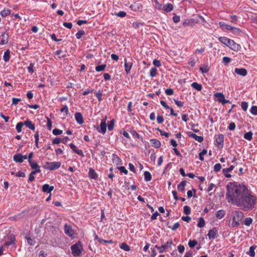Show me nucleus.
<instances>
[{"mask_svg": "<svg viewBox=\"0 0 257 257\" xmlns=\"http://www.w3.org/2000/svg\"><path fill=\"white\" fill-rule=\"evenodd\" d=\"M24 125H25L27 127L29 128L32 130H34L35 129V125L32 123L31 120H26L24 122Z\"/></svg>", "mask_w": 257, "mask_h": 257, "instance_id": "4be33fe9", "label": "nucleus"}, {"mask_svg": "<svg viewBox=\"0 0 257 257\" xmlns=\"http://www.w3.org/2000/svg\"><path fill=\"white\" fill-rule=\"evenodd\" d=\"M30 166H31V167L32 169H40V167L39 166V165H38V164L36 162H33V161H30V162H29Z\"/></svg>", "mask_w": 257, "mask_h": 257, "instance_id": "72a5a7b5", "label": "nucleus"}, {"mask_svg": "<svg viewBox=\"0 0 257 257\" xmlns=\"http://www.w3.org/2000/svg\"><path fill=\"white\" fill-rule=\"evenodd\" d=\"M14 160L18 163H22L23 159H22V155L21 154H17L16 155H15L13 157Z\"/></svg>", "mask_w": 257, "mask_h": 257, "instance_id": "5701e85b", "label": "nucleus"}, {"mask_svg": "<svg viewBox=\"0 0 257 257\" xmlns=\"http://www.w3.org/2000/svg\"><path fill=\"white\" fill-rule=\"evenodd\" d=\"M256 246H251L249 248L248 254L251 257H254L255 256V252L254 250L256 248Z\"/></svg>", "mask_w": 257, "mask_h": 257, "instance_id": "473e14b6", "label": "nucleus"}, {"mask_svg": "<svg viewBox=\"0 0 257 257\" xmlns=\"http://www.w3.org/2000/svg\"><path fill=\"white\" fill-rule=\"evenodd\" d=\"M8 240L5 243L6 245H10L15 243L16 238L15 236L13 234H10L7 236Z\"/></svg>", "mask_w": 257, "mask_h": 257, "instance_id": "ddd939ff", "label": "nucleus"}, {"mask_svg": "<svg viewBox=\"0 0 257 257\" xmlns=\"http://www.w3.org/2000/svg\"><path fill=\"white\" fill-rule=\"evenodd\" d=\"M54 189L53 186H50L46 184L42 186V191L44 192L50 193Z\"/></svg>", "mask_w": 257, "mask_h": 257, "instance_id": "6ab92c4d", "label": "nucleus"}, {"mask_svg": "<svg viewBox=\"0 0 257 257\" xmlns=\"http://www.w3.org/2000/svg\"><path fill=\"white\" fill-rule=\"evenodd\" d=\"M72 253L74 256H79L82 251V246L78 243H76L71 247Z\"/></svg>", "mask_w": 257, "mask_h": 257, "instance_id": "7ed1b4c3", "label": "nucleus"}, {"mask_svg": "<svg viewBox=\"0 0 257 257\" xmlns=\"http://www.w3.org/2000/svg\"><path fill=\"white\" fill-rule=\"evenodd\" d=\"M184 212L186 215H189L191 213V208L188 206H185L184 207Z\"/></svg>", "mask_w": 257, "mask_h": 257, "instance_id": "3c124183", "label": "nucleus"}, {"mask_svg": "<svg viewBox=\"0 0 257 257\" xmlns=\"http://www.w3.org/2000/svg\"><path fill=\"white\" fill-rule=\"evenodd\" d=\"M231 49L234 51H238L241 48L240 45L236 43L233 40H231L228 46Z\"/></svg>", "mask_w": 257, "mask_h": 257, "instance_id": "9d476101", "label": "nucleus"}, {"mask_svg": "<svg viewBox=\"0 0 257 257\" xmlns=\"http://www.w3.org/2000/svg\"><path fill=\"white\" fill-rule=\"evenodd\" d=\"M241 106L242 109L244 111H246L247 110V107H248V103H247V102H245V101L242 102L241 104Z\"/></svg>", "mask_w": 257, "mask_h": 257, "instance_id": "6e6d98bb", "label": "nucleus"}, {"mask_svg": "<svg viewBox=\"0 0 257 257\" xmlns=\"http://www.w3.org/2000/svg\"><path fill=\"white\" fill-rule=\"evenodd\" d=\"M133 66L132 62H127L126 59H124V68L127 74H129Z\"/></svg>", "mask_w": 257, "mask_h": 257, "instance_id": "4468645a", "label": "nucleus"}, {"mask_svg": "<svg viewBox=\"0 0 257 257\" xmlns=\"http://www.w3.org/2000/svg\"><path fill=\"white\" fill-rule=\"evenodd\" d=\"M197 244V241L196 240H189L188 245L191 248L194 247Z\"/></svg>", "mask_w": 257, "mask_h": 257, "instance_id": "8fccbe9b", "label": "nucleus"}, {"mask_svg": "<svg viewBox=\"0 0 257 257\" xmlns=\"http://www.w3.org/2000/svg\"><path fill=\"white\" fill-rule=\"evenodd\" d=\"M118 170L121 173H123L125 174H127L128 173L127 170L123 166L118 167Z\"/></svg>", "mask_w": 257, "mask_h": 257, "instance_id": "e2e57ef3", "label": "nucleus"}, {"mask_svg": "<svg viewBox=\"0 0 257 257\" xmlns=\"http://www.w3.org/2000/svg\"><path fill=\"white\" fill-rule=\"evenodd\" d=\"M214 171L216 172H219L221 169V165L219 164V163H217V164H216L214 166Z\"/></svg>", "mask_w": 257, "mask_h": 257, "instance_id": "864d4df0", "label": "nucleus"}, {"mask_svg": "<svg viewBox=\"0 0 257 257\" xmlns=\"http://www.w3.org/2000/svg\"><path fill=\"white\" fill-rule=\"evenodd\" d=\"M174 102L175 104L179 107H182L184 105V102L179 100L175 99Z\"/></svg>", "mask_w": 257, "mask_h": 257, "instance_id": "338daca9", "label": "nucleus"}, {"mask_svg": "<svg viewBox=\"0 0 257 257\" xmlns=\"http://www.w3.org/2000/svg\"><path fill=\"white\" fill-rule=\"evenodd\" d=\"M165 93L168 95H171L173 94L174 91L171 88H168L165 90Z\"/></svg>", "mask_w": 257, "mask_h": 257, "instance_id": "69168bd1", "label": "nucleus"}, {"mask_svg": "<svg viewBox=\"0 0 257 257\" xmlns=\"http://www.w3.org/2000/svg\"><path fill=\"white\" fill-rule=\"evenodd\" d=\"M75 118L77 122L80 124H82L84 122L83 118L82 115L80 112H77L75 113Z\"/></svg>", "mask_w": 257, "mask_h": 257, "instance_id": "2eb2a0df", "label": "nucleus"}, {"mask_svg": "<svg viewBox=\"0 0 257 257\" xmlns=\"http://www.w3.org/2000/svg\"><path fill=\"white\" fill-rule=\"evenodd\" d=\"M234 72L236 73L238 75H239L242 76H245L247 75V71L246 69L241 68H236L234 69Z\"/></svg>", "mask_w": 257, "mask_h": 257, "instance_id": "f8f14e48", "label": "nucleus"}, {"mask_svg": "<svg viewBox=\"0 0 257 257\" xmlns=\"http://www.w3.org/2000/svg\"><path fill=\"white\" fill-rule=\"evenodd\" d=\"M150 142L156 148H159L161 146L160 142L157 139H152Z\"/></svg>", "mask_w": 257, "mask_h": 257, "instance_id": "a878e982", "label": "nucleus"}, {"mask_svg": "<svg viewBox=\"0 0 257 257\" xmlns=\"http://www.w3.org/2000/svg\"><path fill=\"white\" fill-rule=\"evenodd\" d=\"M145 179L146 181H149L152 179V175L148 171H145L144 173Z\"/></svg>", "mask_w": 257, "mask_h": 257, "instance_id": "c9c22d12", "label": "nucleus"}, {"mask_svg": "<svg viewBox=\"0 0 257 257\" xmlns=\"http://www.w3.org/2000/svg\"><path fill=\"white\" fill-rule=\"evenodd\" d=\"M154 2L155 3V8L159 10H163V6L161 4H160L157 0H154Z\"/></svg>", "mask_w": 257, "mask_h": 257, "instance_id": "79ce46f5", "label": "nucleus"}, {"mask_svg": "<svg viewBox=\"0 0 257 257\" xmlns=\"http://www.w3.org/2000/svg\"><path fill=\"white\" fill-rule=\"evenodd\" d=\"M219 25L222 29L231 30L232 29V27L225 24L224 22H220Z\"/></svg>", "mask_w": 257, "mask_h": 257, "instance_id": "c756f323", "label": "nucleus"}, {"mask_svg": "<svg viewBox=\"0 0 257 257\" xmlns=\"http://www.w3.org/2000/svg\"><path fill=\"white\" fill-rule=\"evenodd\" d=\"M62 131L57 128H55L53 130V134L56 136L62 134Z\"/></svg>", "mask_w": 257, "mask_h": 257, "instance_id": "13d9d810", "label": "nucleus"}, {"mask_svg": "<svg viewBox=\"0 0 257 257\" xmlns=\"http://www.w3.org/2000/svg\"><path fill=\"white\" fill-rule=\"evenodd\" d=\"M95 239L97 240L99 243H101L102 242L104 243H112L113 242L112 240H104L101 238H100L97 235H95Z\"/></svg>", "mask_w": 257, "mask_h": 257, "instance_id": "bb28decb", "label": "nucleus"}, {"mask_svg": "<svg viewBox=\"0 0 257 257\" xmlns=\"http://www.w3.org/2000/svg\"><path fill=\"white\" fill-rule=\"evenodd\" d=\"M120 248L125 251H130V247L125 243L123 242L120 245Z\"/></svg>", "mask_w": 257, "mask_h": 257, "instance_id": "f704fd0d", "label": "nucleus"}, {"mask_svg": "<svg viewBox=\"0 0 257 257\" xmlns=\"http://www.w3.org/2000/svg\"><path fill=\"white\" fill-rule=\"evenodd\" d=\"M174 7L171 4H168L163 6V11L166 13L170 12L173 11Z\"/></svg>", "mask_w": 257, "mask_h": 257, "instance_id": "412c9836", "label": "nucleus"}, {"mask_svg": "<svg viewBox=\"0 0 257 257\" xmlns=\"http://www.w3.org/2000/svg\"><path fill=\"white\" fill-rule=\"evenodd\" d=\"M231 61V58L228 57H224L222 59V62L225 65L228 64Z\"/></svg>", "mask_w": 257, "mask_h": 257, "instance_id": "603ef678", "label": "nucleus"}, {"mask_svg": "<svg viewBox=\"0 0 257 257\" xmlns=\"http://www.w3.org/2000/svg\"><path fill=\"white\" fill-rule=\"evenodd\" d=\"M70 148L77 154L83 156V153L81 150L78 149L76 146L72 143L70 144Z\"/></svg>", "mask_w": 257, "mask_h": 257, "instance_id": "dca6fc26", "label": "nucleus"}, {"mask_svg": "<svg viewBox=\"0 0 257 257\" xmlns=\"http://www.w3.org/2000/svg\"><path fill=\"white\" fill-rule=\"evenodd\" d=\"M11 13V11L9 9H4L1 12V15L4 17H5L8 15H9Z\"/></svg>", "mask_w": 257, "mask_h": 257, "instance_id": "4c0bfd02", "label": "nucleus"}, {"mask_svg": "<svg viewBox=\"0 0 257 257\" xmlns=\"http://www.w3.org/2000/svg\"><path fill=\"white\" fill-rule=\"evenodd\" d=\"M252 133L248 132L244 134V138L248 141H250L252 139Z\"/></svg>", "mask_w": 257, "mask_h": 257, "instance_id": "e433bc0d", "label": "nucleus"}, {"mask_svg": "<svg viewBox=\"0 0 257 257\" xmlns=\"http://www.w3.org/2000/svg\"><path fill=\"white\" fill-rule=\"evenodd\" d=\"M105 67H106L105 64L98 65V66H96L95 70L97 72H100V71L104 70V69H105Z\"/></svg>", "mask_w": 257, "mask_h": 257, "instance_id": "a18cd8bd", "label": "nucleus"}, {"mask_svg": "<svg viewBox=\"0 0 257 257\" xmlns=\"http://www.w3.org/2000/svg\"><path fill=\"white\" fill-rule=\"evenodd\" d=\"M106 119V116L104 120H102L100 124V126L97 128V131L102 133L105 134L106 131V124L105 122V119Z\"/></svg>", "mask_w": 257, "mask_h": 257, "instance_id": "6e6552de", "label": "nucleus"}, {"mask_svg": "<svg viewBox=\"0 0 257 257\" xmlns=\"http://www.w3.org/2000/svg\"><path fill=\"white\" fill-rule=\"evenodd\" d=\"M65 233L69 236L72 237L74 234V231L70 225L66 224L64 226Z\"/></svg>", "mask_w": 257, "mask_h": 257, "instance_id": "0eeeda50", "label": "nucleus"}, {"mask_svg": "<svg viewBox=\"0 0 257 257\" xmlns=\"http://www.w3.org/2000/svg\"><path fill=\"white\" fill-rule=\"evenodd\" d=\"M225 214V211L224 210H220L217 211L216 216L219 219L223 218Z\"/></svg>", "mask_w": 257, "mask_h": 257, "instance_id": "cd10ccee", "label": "nucleus"}, {"mask_svg": "<svg viewBox=\"0 0 257 257\" xmlns=\"http://www.w3.org/2000/svg\"><path fill=\"white\" fill-rule=\"evenodd\" d=\"M27 242L30 245H33L35 244V241L30 237H27Z\"/></svg>", "mask_w": 257, "mask_h": 257, "instance_id": "680f3d73", "label": "nucleus"}, {"mask_svg": "<svg viewBox=\"0 0 257 257\" xmlns=\"http://www.w3.org/2000/svg\"><path fill=\"white\" fill-rule=\"evenodd\" d=\"M192 87L198 91H200L202 89V85L197 82H193L191 84Z\"/></svg>", "mask_w": 257, "mask_h": 257, "instance_id": "2f4dec72", "label": "nucleus"}, {"mask_svg": "<svg viewBox=\"0 0 257 257\" xmlns=\"http://www.w3.org/2000/svg\"><path fill=\"white\" fill-rule=\"evenodd\" d=\"M197 23H198V21L192 19L190 20H185L183 22V25L184 26H192L194 24Z\"/></svg>", "mask_w": 257, "mask_h": 257, "instance_id": "a211bd4d", "label": "nucleus"}, {"mask_svg": "<svg viewBox=\"0 0 257 257\" xmlns=\"http://www.w3.org/2000/svg\"><path fill=\"white\" fill-rule=\"evenodd\" d=\"M85 35V32L82 30H79L76 34V37L77 39H79L81 38V37Z\"/></svg>", "mask_w": 257, "mask_h": 257, "instance_id": "49530a36", "label": "nucleus"}, {"mask_svg": "<svg viewBox=\"0 0 257 257\" xmlns=\"http://www.w3.org/2000/svg\"><path fill=\"white\" fill-rule=\"evenodd\" d=\"M252 223V219L250 217L246 218L244 223L246 226H249Z\"/></svg>", "mask_w": 257, "mask_h": 257, "instance_id": "c03bdc74", "label": "nucleus"}, {"mask_svg": "<svg viewBox=\"0 0 257 257\" xmlns=\"http://www.w3.org/2000/svg\"><path fill=\"white\" fill-rule=\"evenodd\" d=\"M88 175L90 178L93 179H96L97 178V175L95 171L92 168L89 169Z\"/></svg>", "mask_w": 257, "mask_h": 257, "instance_id": "b1692460", "label": "nucleus"}, {"mask_svg": "<svg viewBox=\"0 0 257 257\" xmlns=\"http://www.w3.org/2000/svg\"><path fill=\"white\" fill-rule=\"evenodd\" d=\"M61 163L60 162H46L45 168L49 170L58 169L60 167Z\"/></svg>", "mask_w": 257, "mask_h": 257, "instance_id": "20e7f679", "label": "nucleus"}, {"mask_svg": "<svg viewBox=\"0 0 257 257\" xmlns=\"http://www.w3.org/2000/svg\"><path fill=\"white\" fill-rule=\"evenodd\" d=\"M232 214V226L233 227L238 226L243 217V213L240 210H236Z\"/></svg>", "mask_w": 257, "mask_h": 257, "instance_id": "f03ea898", "label": "nucleus"}, {"mask_svg": "<svg viewBox=\"0 0 257 257\" xmlns=\"http://www.w3.org/2000/svg\"><path fill=\"white\" fill-rule=\"evenodd\" d=\"M126 14L123 11H120L119 12L115 14V15L117 17L123 18L126 16Z\"/></svg>", "mask_w": 257, "mask_h": 257, "instance_id": "bf43d9fd", "label": "nucleus"}, {"mask_svg": "<svg viewBox=\"0 0 257 257\" xmlns=\"http://www.w3.org/2000/svg\"><path fill=\"white\" fill-rule=\"evenodd\" d=\"M205 225V221L202 217H200L199 219V221L197 226L199 228L203 227Z\"/></svg>", "mask_w": 257, "mask_h": 257, "instance_id": "ea45409f", "label": "nucleus"}, {"mask_svg": "<svg viewBox=\"0 0 257 257\" xmlns=\"http://www.w3.org/2000/svg\"><path fill=\"white\" fill-rule=\"evenodd\" d=\"M131 8L135 11H141L142 9V6L139 3H135L131 6Z\"/></svg>", "mask_w": 257, "mask_h": 257, "instance_id": "f3484780", "label": "nucleus"}, {"mask_svg": "<svg viewBox=\"0 0 257 257\" xmlns=\"http://www.w3.org/2000/svg\"><path fill=\"white\" fill-rule=\"evenodd\" d=\"M218 232L215 228H213L212 229L209 230L208 233V236L210 239H215L217 237Z\"/></svg>", "mask_w": 257, "mask_h": 257, "instance_id": "1a4fd4ad", "label": "nucleus"}, {"mask_svg": "<svg viewBox=\"0 0 257 257\" xmlns=\"http://www.w3.org/2000/svg\"><path fill=\"white\" fill-rule=\"evenodd\" d=\"M250 112L255 115H257V106H252L250 109Z\"/></svg>", "mask_w": 257, "mask_h": 257, "instance_id": "5fc2aeb1", "label": "nucleus"}, {"mask_svg": "<svg viewBox=\"0 0 257 257\" xmlns=\"http://www.w3.org/2000/svg\"><path fill=\"white\" fill-rule=\"evenodd\" d=\"M172 244V241H168L166 243L163 244L162 245L164 247L165 250L166 251V249L171 248Z\"/></svg>", "mask_w": 257, "mask_h": 257, "instance_id": "a19ab883", "label": "nucleus"}, {"mask_svg": "<svg viewBox=\"0 0 257 257\" xmlns=\"http://www.w3.org/2000/svg\"><path fill=\"white\" fill-rule=\"evenodd\" d=\"M226 187V199L228 203L245 211L253 209L256 197L252 194L245 185L233 182L228 184Z\"/></svg>", "mask_w": 257, "mask_h": 257, "instance_id": "f257e3e1", "label": "nucleus"}, {"mask_svg": "<svg viewBox=\"0 0 257 257\" xmlns=\"http://www.w3.org/2000/svg\"><path fill=\"white\" fill-rule=\"evenodd\" d=\"M24 125V124L22 122H20L17 123L16 125V129L18 133L21 132L22 128Z\"/></svg>", "mask_w": 257, "mask_h": 257, "instance_id": "de8ad7c7", "label": "nucleus"}, {"mask_svg": "<svg viewBox=\"0 0 257 257\" xmlns=\"http://www.w3.org/2000/svg\"><path fill=\"white\" fill-rule=\"evenodd\" d=\"M9 40V36L7 32H4L0 36V45L6 44Z\"/></svg>", "mask_w": 257, "mask_h": 257, "instance_id": "423d86ee", "label": "nucleus"}, {"mask_svg": "<svg viewBox=\"0 0 257 257\" xmlns=\"http://www.w3.org/2000/svg\"><path fill=\"white\" fill-rule=\"evenodd\" d=\"M207 150L206 149H203L202 150V152H201L199 154V159L201 160V161H203L204 160V158H203V156L206 155L207 154Z\"/></svg>", "mask_w": 257, "mask_h": 257, "instance_id": "37998d69", "label": "nucleus"}, {"mask_svg": "<svg viewBox=\"0 0 257 257\" xmlns=\"http://www.w3.org/2000/svg\"><path fill=\"white\" fill-rule=\"evenodd\" d=\"M190 136L199 143L202 142L203 140V138L202 137L198 136L195 134H192Z\"/></svg>", "mask_w": 257, "mask_h": 257, "instance_id": "c85d7f7f", "label": "nucleus"}, {"mask_svg": "<svg viewBox=\"0 0 257 257\" xmlns=\"http://www.w3.org/2000/svg\"><path fill=\"white\" fill-rule=\"evenodd\" d=\"M200 69L202 73H207L209 70V68L207 66L201 67L200 68Z\"/></svg>", "mask_w": 257, "mask_h": 257, "instance_id": "774afa93", "label": "nucleus"}, {"mask_svg": "<svg viewBox=\"0 0 257 257\" xmlns=\"http://www.w3.org/2000/svg\"><path fill=\"white\" fill-rule=\"evenodd\" d=\"M157 74V69L155 67L152 68L150 70V75L155 77Z\"/></svg>", "mask_w": 257, "mask_h": 257, "instance_id": "09e8293b", "label": "nucleus"}, {"mask_svg": "<svg viewBox=\"0 0 257 257\" xmlns=\"http://www.w3.org/2000/svg\"><path fill=\"white\" fill-rule=\"evenodd\" d=\"M215 97L217 98V100L221 103L222 104H224L225 103H229L230 101L227 99H226L224 97V95L220 93L217 92L214 94Z\"/></svg>", "mask_w": 257, "mask_h": 257, "instance_id": "39448f33", "label": "nucleus"}, {"mask_svg": "<svg viewBox=\"0 0 257 257\" xmlns=\"http://www.w3.org/2000/svg\"><path fill=\"white\" fill-rule=\"evenodd\" d=\"M224 141V136L222 134H219L216 139V145L218 148L223 146Z\"/></svg>", "mask_w": 257, "mask_h": 257, "instance_id": "9b49d317", "label": "nucleus"}, {"mask_svg": "<svg viewBox=\"0 0 257 257\" xmlns=\"http://www.w3.org/2000/svg\"><path fill=\"white\" fill-rule=\"evenodd\" d=\"M219 40L222 43L228 47L229 46V44L231 41V40L225 37H221L219 38Z\"/></svg>", "mask_w": 257, "mask_h": 257, "instance_id": "aec40b11", "label": "nucleus"}, {"mask_svg": "<svg viewBox=\"0 0 257 257\" xmlns=\"http://www.w3.org/2000/svg\"><path fill=\"white\" fill-rule=\"evenodd\" d=\"M233 169H234V166L233 165H231L228 168L224 169L223 170V172L224 173H227L228 172H229L232 171Z\"/></svg>", "mask_w": 257, "mask_h": 257, "instance_id": "0e129e2a", "label": "nucleus"}, {"mask_svg": "<svg viewBox=\"0 0 257 257\" xmlns=\"http://www.w3.org/2000/svg\"><path fill=\"white\" fill-rule=\"evenodd\" d=\"M114 120L113 119L110 121V123L108 124V129L109 131H112L114 127Z\"/></svg>", "mask_w": 257, "mask_h": 257, "instance_id": "4d7b16f0", "label": "nucleus"}, {"mask_svg": "<svg viewBox=\"0 0 257 257\" xmlns=\"http://www.w3.org/2000/svg\"><path fill=\"white\" fill-rule=\"evenodd\" d=\"M132 26L135 29L139 28L143 26V24L139 22H134Z\"/></svg>", "mask_w": 257, "mask_h": 257, "instance_id": "58836bf2", "label": "nucleus"}, {"mask_svg": "<svg viewBox=\"0 0 257 257\" xmlns=\"http://www.w3.org/2000/svg\"><path fill=\"white\" fill-rule=\"evenodd\" d=\"M10 58V52L9 50L6 51L4 53L3 58L5 62L9 61Z\"/></svg>", "mask_w": 257, "mask_h": 257, "instance_id": "7c9ffc66", "label": "nucleus"}, {"mask_svg": "<svg viewBox=\"0 0 257 257\" xmlns=\"http://www.w3.org/2000/svg\"><path fill=\"white\" fill-rule=\"evenodd\" d=\"M186 183L187 182L186 181H183L180 182L178 185V190L180 191H184Z\"/></svg>", "mask_w": 257, "mask_h": 257, "instance_id": "393cba45", "label": "nucleus"}, {"mask_svg": "<svg viewBox=\"0 0 257 257\" xmlns=\"http://www.w3.org/2000/svg\"><path fill=\"white\" fill-rule=\"evenodd\" d=\"M60 111L61 112H65V115L67 116L69 112L68 108L66 105H65L63 107H62Z\"/></svg>", "mask_w": 257, "mask_h": 257, "instance_id": "052dcab7", "label": "nucleus"}]
</instances>
